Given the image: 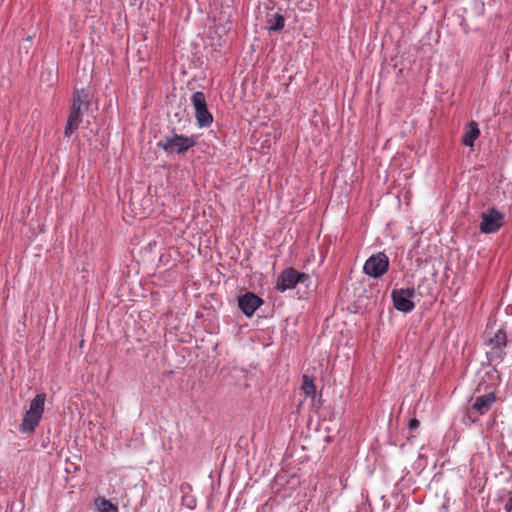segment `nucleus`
Instances as JSON below:
<instances>
[{"instance_id":"1","label":"nucleus","mask_w":512,"mask_h":512,"mask_svg":"<svg viewBox=\"0 0 512 512\" xmlns=\"http://www.w3.org/2000/svg\"><path fill=\"white\" fill-rule=\"evenodd\" d=\"M484 344L488 347L486 351L488 361L495 364L502 362L506 355L505 348L508 345L506 325H487L484 332Z\"/></svg>"},{"instance_id":"2","label":"nucleus","mask_w":512,"mask_h":512,"mask_svg":"<svg viewBox=\"0 0 512 512\" xmlns=\"http://www.w3.org/2000/svg\"><path fill=\"white\" fill-rule=\"evenodd\" d=\"M90 102V95L85 90L75 91L68 120L64 130L65 137H70L77 131L82 123L83 112L88 109Z\"/></svg>"},{"instance_id":"3","label":"nucleus","mask_w":512,"mask_h":512,"mask_svg":"<svg viewBox=\"0 0 512 512\" xmlns=\"http://www.w3.org/2000/svg\"><path fill=\"white\" fill-rule=\"evenodd\" d=\"M46 402V394L39 393L30 401L29 408L26 410L20 431L25 434H32L39 425Z\"/></svg>"},{"instance_id":"4","label":"nucleus","mask_w":512,"mask_h":512,"mask_svg":"<svg viewBox=\"0 0 512 512\" xmlns=\"http://www.w3.org/2000/svg\"><path fill=\"white\" fill-rule=\"evenodd\" d=\"M196 145V140L193 136L186 135H167L158 142V146L169 154H181L188 151Z\"/></svg>"},{"instance_id":"5","label":"nucleus","mask_w":512,"mask_h":512,"mask_svg":"<svg viewBox=\"0 0 512 512\" xmlns=\"http://www.w3.org/2000/svg\"><path fill=\"white\" fill-rule=\"evenodd\" d=\"M191 103L195 110V118L200 128L208 127L213 122V116L207 108L206 97L203 92L197 91L191 97Z\"/></svg>"},{"instance_id":"6","label":"nucleus","mask_w":512,"mask_h":512,"mask_svg":"<svg viewBox=\"0 0 512 512\" xmlns=\"http://www.w3.org/2000/svg\"><path fill=\"white\" fill-rule=\"evenodd\" d=\"M389 268V258L384 252L371 255L364 263L363 271L370 277L379 278Z\"/></svg>"},{"instance_id":"7","label":"nucleus","mask_w":512,"mask_h":512,"mask_svg":"<svg viewBox=\"0 0 512 512\" xmlns=\"http://www.w3.org/2000/svg\"><path fill=\"white\" fill-rule=\"evenodd\" d=\"M504 225V215L495 208L481 213L479 229L484 234L496 233Z\"/></svg>"},{"instance_id":"8","label":"nucleus","mask_w":512,"mask_h":512,"mask_svg":"<svg viewBox=\"0 0 512 512\" xmlns=\"http://www.w3.org/2000/svg\"><path fill=\"white\" fill-rule=\"evenodd\" d=\"M308 278L307 274L298 272L294 268L285 269L277 278L276 289L281 292L293 289L298 283L304 282Z\"/></svg>"},{"instance_id":"9","label":"nucleus","mask_w":512,"mask_h":512,"mask_svg":"<svg viewBox=\"0 0 512 512\" xmlns=\"http://www.w3.org/2000/svg\"><path fill=\"white\" fill-rule=\"evenodd\" d=\"M415 296V289L413 287L406 289H394L391 293L393 305L396 310L409 313L415 305L412 299Z\"/></svg>"},{"instance_id":"10","label":"nucleus","mask_w":512,"mask_h":512,"mask_svg":"<svg viewBox=\"0 0 512 512\" xmlns=\"http://www.w3.org/2000/svg\"><path fill=\"white\" fill-rule=\"evenodd\" d=\"M263 304V300L252 292H246L238 297V306L247 317H252Z\"/></svg>"},{"instance_id":"11","label":"nucleus","mask_w":512,"mask_h":512,"mask_svg":"<svg viewBox=\"0 0 512 512\" xmlns=\"http://www.w3.org/2000/svg\"><path fill=\"white\" fill-rule=\"evenodd\" d=\"M495 401V391H489L486 394L479 395L474 398L471 405V411H474L479 415H484L490 410Z\"/></svg>"},{"instance_id":"12","label":"nucleus","mask_w":512,"mask_h":512,"mask_svg":"<svg viewBox=\"0 0 512 512\" xmlns=\"http://www.w3.org/2000/svg\"><path fill=\"white\" fill-rule=\"evenodd\" d=\"M479 136H480V130L478 128L477 123L474 121H471L466 126L465 132L462 137V143L465 146L472 148L474 146V142L476 141V139Z\"/></svg>"},{"instance_id":"13","label":"nucleus","mask_w":512,"mask_h":512,"mask_svg":"<svg viewBox=\"0 0 512 512\" xmlns=\"http://www.w3.org/2000/svg\"><path fill=\"white\" fill-rule=\"evenodd\" d=\"M97 512H119L117 504L103 497H98L94 502Z\"/></svg>"},{"instance_id":"14","label":"nucleus","mask_w":512,"mask_h":512,"mask_svg":"<svg viewBox=\"0 0 512 512\" xmlns=\"http://www.w3.org/2000/svg\"><path fill=\"white\" fill-rule=\"evenodd\" d=\"M302 385H301V391L311 398H314L316 395V387L313 381V378L309 377L308 375H303L302 377Z\"/></svg>"},{"instance_id":"15","label":"nucleus","mask_w":512,"mask_h":512,"mask_svg":"<svg viewBox=\"0 0 512 512\" xmlns=\"http://www.w3.org/2000/svg\"><path fill=\"white\" fill-rule=\"evenodd\" d=\"M268 24L270 31H280L284 28L285 19L281 14L276 13L273 15V18L268 21Z\"/></svg>"},{"instance_id":"16","label":"nucleus","mask_w":512,"mask_h":512,"mask_svg":"<svg viewBox=\"0 0 512 512\" xmlns=\"http://www.w3.org/2000/svg\"><path fill=\"white\" fill-rule=\"evenodd\" d=\"M504 508H505L506 512L512 511V492L509 493L508 498L504 504Z\"/></svg>"},{"instance_id":"17","label":"nucleus","mask_w":512,"mask_h":512,"mask_svg":"<svg viewBox=\"0 0 512 512\" xmlns=\"http://www.w3.org/2000/svg\"><path fill=\"white\" fill-rule=\"evenodd\" d=\"M420 422L416 418H412L409 420L408 426L411 430H415L419 427Z\"/></svg>"},{"instance_id":"18","label":"nucleus","mask_w":512,"mask_h":512,"mask_svg":"<svg viewBox=\"0 0 512 512\" xmlns=\"http://www.w3.org/2000/svg\"><path fill=\"white\" fill-rule=\"evenodd\" d=\"M187 506L190 508V509H193L195 507V501L194 500H191V504H187Z\"/></svg>"}]
</instances>
